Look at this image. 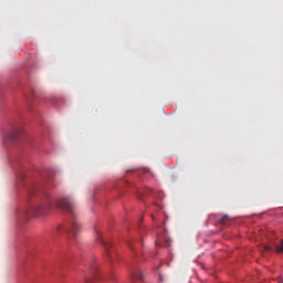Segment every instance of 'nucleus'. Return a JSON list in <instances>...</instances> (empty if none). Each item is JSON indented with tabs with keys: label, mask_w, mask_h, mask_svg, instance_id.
<instances>
[{
	"label": "nucleus",
	"mask_w": 283,
	"mask_h": 283,
	"mask_svg": "<svg viewBox=\"0 0 283 283\" xmlns=\"http://www.w3.org/2000/svg\"><path fill=\"white\" fill-rule=\"evenodd\" d=\"M56 207L66 211L73 219L67 227L57 224L56 228L51 232V238H59L63 233H71L73 238H76L81 233V224L76 221V205L71 198H63L56 201Z\"/></svg>",
	"instance_id": "1"
},
{
	"label": "nucleus",
	"mask_w": 283,
	"mask_h": 283,
	"mask_svg": "<svg viewBox=\"0 0 283 283\" xmlns=\"http://www.w3.org/2000/svg\"><path fill=\"white\" fill-rule=\"evenodd\" d=\"M52 209V201H46L28 210H22V216H48Z\"/></svg>",
	"instance_id": "2"
},
{
	"label": "nucleus",
	"mask_w": 283,
	"mask_h": 283,
	"mask_svg": "<svg viewBox=\"0 0 283 283\" xmlns=\"http://www.w3.org/2000/svg\"><path fill=\"white\" fill-rule=\"evenodd\" d=\"M96 240H97V242H102L107 258L112 259V252H109V249H112V243L109 241H105V239H103V234L101 233L99 230H96Z\"/></svg>",
	"instance_id": "3"
},
{
	"label": "nucleus",
	"mask_w": 283,
	"mask_h": 283,
	"mask_svg": "<svg viewBox=\"0 0 283 283\" xmlns=\"http://www.w3.org/2000/svg\"><path fill=\"white\" fill-rule=\"evenodd\" d=\"M23 133L20 127L13 128L6 137L4 140H17L19 136Z\"/></svg>",
	"instance_id": "4"
},
{
	"label": "nucleus",
	"mask_w": 283,
	"mask_h": 283,
	"mask_svg": "<svg viewBox=\"0 0 283 283\" xmlns=\"http://www.w3.org/2000/svg\"><path fill=\"white\" fill-rule=\"evenodd\" d=\"M96 271H98V268H96V265H93L90 271L91 276H87V274H85L84 282L92 283V280H98V275H96Z\"/></svg>",
	"instance_id": "5"
},
{
	"label": "nucleus",
	"mask_w": 283,
	"mask_h": 283,
	"mask_svg": "<svg viewBox=\"0 0 283 283\" xmlns=\"http://www.w3.org/2000/svg\"><path fill=\"white\" fill-rule=\"evenodd\" d=\"M220 224H227L228 222H231V219L229 217V214H224L220 220H219Z\"/></svg>",
	"instance_id": "6"
},
{
	"label": "nucleus",
	"mask_w": 283,
	"mask_h": 283,
	"mask_svg": "<svg viewBox=\"0 0 283 283\" xmlns=\"http://www.w3.org/2000/svg\"><path fill=\"white\" fill-rule=\"evenodd\" d=\"M276 253H283V240H281L280 244L275 245Z\"/></svg>",
	"instance_id": "7"
},
{
	"label": "nucleus",
	"mask_w": 283,
	"mask_h": 283,
	"mask_svg": "<svg viewBox=\"0 0 283 283\" xmlns=\"http://www.w3.org/2000/svg\"><path fill=\"white\" fill-rule=\"evenodd\" d=\"M263 249H264V251H273V249H274V245L273 244H265L264 247H263Z\"/></svg>",
	"instance_id": "8"
},
{
	"label": "nucleus",
	"mask_w": 283,
	"mask_h": 283,
	"mask_svg": "<svg viewBox=\"0 0 283 283\" xmlns=\"http://www.w3.org/2000/svg\"><path fill=\"white\" fill-rule=\"evenodd\" d=\"M136 280H143V273L138 272L135 274Z\"/></svg>",
	"instance_id": "9"
}]
</instances>
